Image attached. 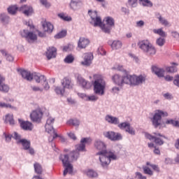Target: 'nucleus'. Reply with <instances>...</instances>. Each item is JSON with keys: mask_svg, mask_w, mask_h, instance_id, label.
<instances>
[{"mask_svg": "<svg viewBox=\"0 0 179 179\" xmlns=\"http://www.w3.org/2000/svg\"><path fill=\"white\" fill-rule=\"evenodd\" d=\"M105 20L106 24H103V26L101 27V30L102 31H103V33H106V34H110V33H111L113 27H114V18L111 17H107L105 18Z\"/></svg>", "mask_w": 179, "mask_h": 179, "instance_id": "12", "label": "nucleus"}, {"mask_svg": "<svg viewBox=\"0 0 179 179\" xmlns=\"http://www.w3.org/2000/svg\"><path fill=\"white\" fill-rule=\"evenodd\" d=\"M98 54L100 55H106V50H103V48H98Z\"/></svg>", "mask_w": 179, "mask_h": 179, "instance_id": "63", "label": "nucleus"}, {"mask_svg": "<svg viewBox=\"0 0 179 179\" xmlns=\"http://www.w3.org/2000/svg\"><path fill=\"white\" fill-rule=\"evenodd\" d=\"M5 136L6 141L10 142L12 140V138H13V136L10 134H6V133L3 134Z\"/></svg>", "mask_w": 179, "mask_h": 179, "instance_id": "60", "label": "nucleus"}, {"mask_svg": "<svg viewBox=\"0 0 179 179\" xmlns=\"http://www.w3.org/2000/svg\"><path fill=\"white\" fill-rule=\"evenodd\" d=\"M112 80L117 86H122L124 83L129 85V75L121 76L120 74H115L113 76Z\"/></svg>", "mask_w": 179, "mask_h": 179, "instance_id": "10", "label": "nucleus"}, {"mask_svg": "<svg viewBox=\"0 0 179 179\" xmlns=\"http://www.w3.org/2000/svg\"><path fill=\"white\" fill-rule=\"evenodd\" d=\"M97 156H99V162L102 167H107L111 162V160H117V155L114 152L110 151H106L105 152H97Z\"/></svg>", "mask_w": 179, "mask_h": 179, "instance_id": "3", "label": "nucleus"}, {"mask_svg": "<svg viewBox=\"0 0 179 179\" xmlns=\"http://www.w3.org/2000/svg\"><path fill=\"white\" fill-rule=\"evenodd\" d=\"M43 82V86L45 90H50V85H48V82H47V78H45V80H42Z\"/></svg>", "mask_w": 179, "mask_h": 179, "instance_id": "51", "label": "nucleus"}, {"mask_svg": "<svg viewBox=\"0 0 179 179\" xmlns=\"http://www.w3.org/2000/svg\"><path fill=\"white\" fill-rule=\"evenodd\" d=\"M69 125H73L74 127H79L80 122L78 119H71L67 122Z\"/></svg>", "mask_w": 179, "mask_h": 179, "instance_id": "38", "label": "nucleus"}, {"mask_svg": "<svg viewBox=\"0 0 179 179\" xmlns=\"http://www.w3.org/2000/svg\"><path fill=\"white\" fill-rule=\"evenodd\" d=\"M166 124L168 125H173V127H179L178 120H174L173 119H169L166 121Z\"/></svg>", "mask_w": 179, "mask_h": 179, "instance_id": "39", "label": "nucleus"}, {"mask_svg": "<svg viewBox=\"0 0 179 179\" xmlns=\"http://www.w3.org/2000/svg\"><path fill=\"white\" fill-rule=\"evenodd\" d=\"M103 136L108 139H110V141H113V142L121 141V139H122V135H121V134L115 133L114 131H104Z\"/></svg>", "mask_w": 179, "mask_h": 179, "instance_id": "14", "label": "nucleus"}, {"mask_svg": "<svg viewBox=\"0 0 179 179\" xmlns=\"http://www.w3.org/2000/svg\"><path fill=\"white\" fill-rule=\"evenodd\" d=\"M122 47V42L120 41H114L111 44L112 50H120Z\"/></svg>", "mask_w": 179, "mask_h": 179, "instance_id": "33", "label": "nucleus"}, {"mask_svg": "<svg viewBox=\"0 0 179 179\" xmlns=\"http://www.w3.org/2000/svg\"><path fill=\"white\" fill-rule=\"evenodd\" d=\"M42 27L43 31L47 33H52V30H54V25L47 21L42 22Z\"/></svg>", "mask_w": 179, "mask_h": 179, "instance_id": "24", "label": "nucleus"}, {"mask_svg": "<svg viewBox=\"0 0 179 179\" xmlns=\"http://www.w3.org/2000/svg\"><path fill=\"white\" fill-rule=\"evenodd\" d=\"M73 61H75V57L72 55H67L64 60L65 64H72Z\"/></svg>", "mask_w": 179, "mask_h": 179, "instance_id": "40", "label": "nucleus"}, {"mask_svg": "<svg viewBox=\"0 0 179 179\" xmlns=\"http://www.w3.org/2000/svg\"><path fill=\"white\" fill-rule=\"evenodd\" d=\"M30 87L32 92H43V88H40L39 87L31 85Z\"/></svg>", "mask_w": 179, "mask_h": 179, "instance_id": "54", "label": "nucleus"}, {"mask_svg": "<svg viewBox=\"0 0 179 179\" xmlns=\"http://www.w3.org/2000/svg\"><path fill=\"white\" fill-rule=\"evenodd\" d=\"M73 48V45H67L63 48V51L68 52L71 51V50Z\"/></svg>", "mask_w": 179, "mask_h": 179, "instance_id": "58", "label": "nucleus"}, {"mask_svg": "<svg viewBox=\"0 0 179 179\" xmlns=\"http://www.w3.org/2000/svg\"><path fill=\"white\" fill-rule=\"evenodd\" d=\"M86 143H92V138H83L80 140V144L76 146V150L69 154L72 162L78 160L80 156L79 152H85L86 150Z\"/></svg>", "mask_w": 179, "mask_h": 179, "instance_id": "1", "label": "nucleus"}, {"mask_svg": "<svg viewBox=\"0 0 179 179\" xmlns=\"http://www.w3.org/2000/svg\"><path fill=\"white\" fill-rule=\"evenodd\" d=\"M87 177H90V178H94L96 177H97V172L93 171V170H89L87 172Z\"/></svg>", "mask_w": 179, "mask_h": 179, "instance_id": "44", "label": "nucleus"}, {"mask_svg": "<svg viewBox=\"0 0 179 179\" xmlns=\"http://www.w3.org/2000/svg\"><path fill=\"white\" fill-rule=\"evenodd\" d=\"M5 122H9L10 125H15V120H13V115H6Z\"/></svg>", "mask_w": 179, "mask_h": 179, "instance_id": "37", "label": "nucleus"}, {"mask_svg": "<svg viewBox=\"0 0 179 179\" xmlns=\"http://www.w3.org/2000/svg\"><path fill=\"white\" fill-rule=\"evenodd\" d=\"M40 2L45 8H50V6H51V4H50L47 0H40Z\"/></svg>", "mask_w": 179, "mask_h": 179, "instance_id": "57", "label": "nucleus"}, {"mask_svg": "<svg viewBox=\"0 0 179 179\" xmlns=\"http://www.w3.org/2000/svg\"><path fill=\"white\" fill-rule=\"evenodd\" d=\"M153 33H155V34H159L161 37H166V32L162 29H153Z\"/></svg>", "mask_w": 179, "mask_h": 179, "instance_id": "41", "label": "nucleus"}, {"mask_svg": "<svg viewBox=\"0 0 179 179\" xmlns=\"http://www.w3.org/2000/svg\"><path fill=\"white\" fill-rule=\"evenodd\" d=\"M18 122L20 127L24 131H33V128H34V126H33V123L29 121H24L22 119H18Z\"/></svg>", "mask_w": 179, "mask_h": 179, "instance_id": "20", "label": "nucleus"}, {"mask_svg": "<svg viewBox=\"0 0 179 179\" xmlns=\"http://www.w3.org/2000/svg\"><path fill=\"white\" fill-rule=\"evenodd\" d=\"M21 36L22 37H24L28 43H34V41H36L37 40V35L33 32L29 31L27 29H24L22 31H21Z\"/></svg>", "mask_w": 179, "mask_h": 179, "instance_id": "13", "label": "nucleus"}, {"mask_svg": "<svg viewBox=\"0 0 179 179\" xmlns=\"http://www.w3.org/2000/svg\"><path fill=\"white\" fill-rule=\"evenodd\" d=\"M130 125L131 124H129V122H122L120 124H118V127L120 129H125L126 131L127 128H128Z\"/></svg>", "mask_w": 179, "mask_h": 179, "instance_id": "45", "label": "nucleus"}, {"mask_svg": "<svg viewBox=\"0 0 179 179\" xmlns=\"http://www.w3.org/2000/svg\"><path fill=\"white\" fill-rule=\"evenodd\" d=\"M125 132H127V134H129V135L132 136H134L136 134L135 129L131 127V124L129 125V127L126 129Z\"/></svg>", "mask_w": 179, "mask_h": 179, "instance_id": "46", "label": "nucleus"}, {"mask_svg": "<svg viewBox=\"0 0 179 179\" xmlns=\"http://www.w3.org/2000/svg\"><path fill=\"white\" fill-rule=\"evenodd\" d=\"M153 134L154 135H155V136H153L148 133L145 134V136L147 139H149V141H154L156 145H159V146H162V145L164 143V141L160 138H164V139H167V137H166V136L162 135L160 133H153Z\"/></svg>", "mask_w": 179, "mask_h": 179, "instance_id": "11", "label": "nucleus"}, {"mask_svg": "<svg viewBox=\"0 0 179 179\" xmlns=\"http://www.w3.org/2000/svg\"><path fill=\"white\" fill-rule=\"evenodd\" d=\"M66 36V30H62L55 36V38H64Z\"/></svg>", "mask_w": 179, "mask_h": 179, "instance_id": "42", "label": "nucleus"}, {"mask_svg": "<svg viewBox=\"0 0 179 179\" xmlns=\"http://www.w3.org/2000/svg\"><path fill=\"white\" fill-rule=\"evenodd\" d=\"M67 135L70 139H73V141H76V136L75 135V133L70 131L67 133Z\"/></svg>", "mask_w": 179, "mask_h": 179, "instance_id": "56", "label": "nucleus"}, {"mask_svg": "<svg viewBox=\"0 0 179 179\" xmlns=\"http://www.w3.org/2000/svg\"><path fill=\"white\" fill-rule=\"evenodd\" d=\"M57 57V48L54 47L49 48L46 52V57L48 59H52Z\"/></svg>", "mask_w": 179, "mask_h": 179, "instance_id": "26", "label": "nucleus"}, {"mask_svg": "<svg viewBox=\"0 0 179 179\" xmlns=\"http://www.w3.org/2000/svg\"><path fill=\"white\" fill-rule=\"evenodd\" d=\"M76 76L77 78V83H78V85H80V86H81V87H83V89H85V90H89V89L92 87V84L89 81L83 78L82 76L77 74Z\"/></svg>", "mask_w": 179, "mask_h": 179, "instance_id": "15", "label": "nucleus"}, {"mask_svg": "<svg viewBox=\"0 0 179 179\" xmlns=\"http://www.w3.org/2000/svg\"><path fill=\"white\" fill-rule=\"evenodd\" d=\"M143 169L145 174H148V176H152L153 174V171L148 166H143Z\"/></svg>", "mask_w": 179, "mask_h": 179, "instance_id": "50", "label": "nucleus"}, {"mask_svg": "<svg viewBox=\"0 0 179 179\" xmlns=\"http://www.w3.org/2000/svg\"><path fill=\"white\" fill-rule=\"evenodd\" d=\"M129 80L130 86H139L143 85L146 82V75L141 74L139 76L129 75Z\"/></svg>", "mask_w": 179, "mask_h": 179, "instance_id": "8", "label": "nucleus"}, {"mask_svg": "<svg viewBox=\"0 0 179 179\" xmlns=\"http://www.w3.org/2000/svg\"><path fill=\"white\" fill-rule=\"evenodd\" d=\"M80 3V1L79 0H71L70 2V8L73 10H76L79 7V4Z\"/></svg>", "mask_w": 179, "mask_h": 179, "instance_id": "32", "label": "nucleus"}, {"mask_svg": "<svg viewBox=\"0 0 179 179\" xmlns=\"http://www.w3.org/2000/svg\"><path fill=\"white\" fill-rule=\"evenodd\" d=\"M9 16L6 13H1L0 15V20L3 24H8L9 23Z\"/></svg>", "mask_w": 179, "mask_h": 179, "instance_id": "34", "label": "nucleus"}, {"mask_svg": "<svg viewBox=\"0 0 179 179\" xmlns=\"http://www.w3.org/2000/svg\"><path fill=\"white\" fill-rule=\"evenodd\" d=\"M152 72L158 76V78H164L165 71L163 69L158 68L156 66L152 67Z\"/></svg>", "mask_w": 179, "mask_h": 179, "instance_id": "27", "label": "nucleus"}, {"mask_svg": "<svg viewBox=\"0 0 179 179\" xmlns=\"http://www.w3.org/2000/svg\"><path fill=\"white\" fill-rule=\"evenodd\" d=\"M87 100L88 101H97V100H99V96L96 95L87 96Z\"/></svg>", "mask_w": 179, "mask_h": 179, "instance_id": "49", "label": "nucleus"}, {"mask_svg": "<svg viewBox=\"0 0 179 179\" xmlns=\"http://www.w3.org/2000/svg\"><path fill=\"white\" fill-rule=\"evenodd\" d=\"M17 10H19L17 6H10L8 8V12L10 15H16Z\"/></svg>", "mask_w": 179, "mask_h": 179, "instance_id": "36", "label": "nucleus"}, {"mask_svg": "<svg viewBox=\"0 0 179 179\" xmlns=\"http://www.w3.org/2000/svg\"><path fill=\"white\" fill-rule=\"evenodd\" d=\"M90 43V41L87 38H80L78 41V48H85V47H87Z\"/></svg>", "mask_w": 179, "mask_h": 179, "instance_id": "30", "label": "nucleus"}, {"mask_svg": "<svg viewBox=\"0 0 179 179\" xmlns=\"http://www.w3.org/2000/svg\"><path fill=\"white\" fill-rule=\"evenodd\" d=\"M88 15H90V17H91V19H92V17H96V16H97V11H92V10H88Z\"/></svg>", "mask_w": 179, "mask_h": 179, "instance_id": "59", "label": "nucleus"}, {"mask_svg": "<svg viewBox=\"0 0 179 179\" xmlns=\"http://www.w3.org/2000/svg\"><path fill=\"white\" fill-rule=\"evenodd\" d=\"M155 16L157 17V19H158L159 23H161V24H162V26H170V22H169V21L167 20H166V18L163 17L162 16V15L160 14V13H157L155 14Z\"/></svg>", "mask_w": 179, "mask_h": 179, "instance_id": "29", "label": "nucleus"}, {"mask_svg": "<svg viewBox=\"0 0 179 179\" xmlns=\"http://www.w3.org/2000/svg\"><path fill=\"white\" fill-rule=\"evenodd\" d=\"M30 117L31 121L34 122H40V121H41V118H43V112L40 109L34 110L30 114Z\"/></svg>", "mask_w": 179, "mask_h": 179, "instance_id": "19", "label": "nucleus"}, {"mask_svg": "<svg viewBox=\"0 0 179 179\" xmlns=\"http://www.w3.org/2000/svg\"><path fill=\"white\" fill-rule=\"evenodd\" d=\"M165 43H166V39H164L162 37L158 38L156 41V44H157V45H159V47H163V45H164Z\"/></svg>", "mask_w": 179, "mask_h": 179, "instance_id": "43", "label": "nucleus"}, {"mask_svg": "<svg viewBox=\"0 0 179 179\" xmlns=\"http://www.w3.org/2000/svg\"><path fill=\"white\" fill-rule=\"evenodd\" d=\"M62 85L64 89H72L73 87V84L69 78H64L62 80Z\"/></svg>", "mask_w": 179, "mask_h": 179, "instance_id": "25", "label": "nucleus"}, {"mask_svg": "<svg viewBox=\"0 0 179 179\" xmlns=\"http://www.w3.org/2000/svg\"><path fill=\"white\" fill-rule=\"evenodd\" d=\"M18 72H20V75L23 78V79H25V80H36V83H40L41 82H43V80H45V76L38 73H30V71L23 70V69H19Z\"/></svg>", "mask_w": 179, "mask_h": 179, "instance_id": "4", "label": "nucleus"}, {"mask_svg": "<svg viewBox=\"0 0 179 179\" xmlns=\"http://www.w3.org/2000/svg\"><path fill=\"white\" fill-rule=\"evenodd\" d=\"M94 148L96 150H99L98 153L108 152L106 149V143L101 140H96L94 142Z\"/></svg>", "mask_w": 179, "mask_h": 179, "instance_id": "22", "label": "nucleus"}, {"mask_svg": "<svg viewBox=\"0 0 179 179\" xmlns=\"http://www.w3.org/2000/svg\"><path fill=\"white\" fill-rule=\"evenodd\" d=\"M105 120L109 124H113L114 125H118V124H120V120H118V117H115L110 115H107L105 117Z\"/></svg>", "mask_w": 179, "mask_h": 179, "instance_id": "28", "label": "nucleus"}, {"mask_svg": "<svg viewBox=\"0 0 179 179\" xmlns=\"http://www.w3.org/2000/svg\"><path fill=\"white\" fill-rule=\"evenodd\" d=\"M58 16L65 22H71L72 20V17L66 16L64 13L58 14Z\"/></svg>", "mask_w": 179, "mask_h": 179, "instance_id": "48", "label": "nucleus"}, {"mask_svg": "<svg viewBox=\"0 0 179 179\" xmlns=\"http://www.w3.org/2000/svg\"><path fill=\"white\" fill-rule=\"evenodd\" d=\"M92 20L94 22V27H97V26H99V27H103V23L101 22V17L96 16V17H93L92 15Z\"/></svg>", "mask_w": 179, "mask_h": 179, "instance_id": "31", "label": "nucleus"}, {"mask_svg": "<svg viewBox=\"0 0 179 179\" xmlns=\"http://www.w3.org/2000/svg\"><path fill=\"white\" fill-rule=\"evenodd\" d=\"M93 59H94L93 53L88 52V53L84 54L83 61L81 62V65H83V66H90V65H92Z\"/></svg>", "mask_w": 179, "mask_h": 179, "instance_id": "18", "label": "nucleus"}, {"mask_svg": "<svg viewBox=\"0 0 179 179\" xmlns=\"http://www.w3.org/2000/svg\"><path fill=\"white\" fill-rule=\"evenodd\" d=\"M0 107H1L2 108H11L12 105H10L9 103L0 102Z\"/></svg>", "mask_w": 179, "mask_h": 179, "instance_id": "55", "label": "nucleus"}, {"mask_svg": "<svg viewBox=\"0 0 179 179\" xmlns=\"http://www.w3.org/2000/svg\"><path fill=\"white\" fill-rule=\"evenodd\" d=\"M55 92L60 96H64V93H65V89L61 88V87H56L55 89Z\"/></svg>", "mask_w": 179, "mask_h": 179, "instance_id": "47", "label": "nucleus"}, {"mask_svg": "<svg viewBox=\"0 0 179 179\" xmlns=\"http://www.w3.org/2000/svg\"><path fill=\"white\" fill-rule=\"evenodd\" d=\"M94 93H95V94H98L99 96H104L106 81L104 80V79H103V78H101V76L99 75H94Z\"/></svg>", "mask_w": 179, "mask_h": 179, "instance_id": "2", "label": "nucleus"}, {"mask_svg": "<svg viewBox=\"0 0 179 179\" xmlns=\"http://www.w3.org/2000/svg\"><path fill=\"white\" fill-rule=\"evenodd\" d=\"M173 37L174 38H176V40H179V34L177 31H172L171 32Z\"/></svg>", "mask_w": 179, "mask_h": 179, "instance_id": "64", "label": "nucleus"}, {"mask_svg": "<svg viewBox=\"0 0 179 179\" xmlns=\"http://www.w3.org/2000/svg\"><path fill=\"white\" fill-rule=\"evenodd\" d=\"M140 2H141L142 5L143 6H148L150 8H152L153 6V3H151L149 0H139ZM128 3L131 8H136V6L138 5V0H129Z\"/></svg>", "mask_w": 179, "mask_h": 179, "instance_id": "17", "label": "nucleus"}, {"mask_svg": "<svg viewBox=\"0 0 179 179\" xmlns=\"http://www.w3.org/2000/svg\"><path fill=\"white\" fill-rule=\"evenodd\" d=\"M164 97L166 99V100H171V99H173V95H171L170 93H166L164 94Z\"/></svg>", "mask_w": 179, "mask_h": 179, "instance_id": "61", "label": "nucleus"}, {"mask_svg": "<svg viewBox=\"0 0 179 179\" xmlns=\"http://www.w3.org/2000/svg\"><path fill=\"white\" fill-rule=\"evenodd\" d=\"M169 113L162 110H158L155 111L152 118H151L152 125L155 128H157L162 124V117H167Z\"/></svg>", "mask_w": 179, "mask_h": 179, "instance_id": "9", "label": "nucleus"}, {"mask_svg": "<svg viewBox=\"0 0 179 179\" xmlns=\"http://www.w3.org/2000/svg\"><path fill=\"white\" fill-rule=\"evenodd\" d=\"M17 143H21L24 150H29V155H34V149L30 148L31 143L30 141L27 139L22 138L17 142Z\"/></svg>", "mask_w": 179, "mask_h": 179, "instance_id": "16", "label": "nucleus"}, {"mask_svg": "<svg viewBox=\"0 0 179 179\" xmlns=\"http://www.w3.org/2000/svg\"><path fill=\"white\" fill-rule=\"evenodd\" d=\"M59 159L62 160L63 166L64 167V171L63 175L65 176L66 174H72L73 173V165L69 162V155H61L59 156Z\"/></svg>", "mask_w": 179, "mask_h": 179, "instance_id": "6", "label": "nucleus"}, {"mask_svg": "<svg viewBox=\"0 0 179 179\" xmlns=\"http://www.w3.org/2000/svg\"><path fill=\"white\" fill-rule=\"evenodd\" d=\"M167 72L170 73H173V72H177V67L176 66H169L166 68Z\"/></svg>", "mask_w": 179, "mask_h": 179, "instance_id": "52", "label": "nucleus"}, {"mask_svg": "<svg viewBox=\"0 0 179 179\" xmlns=\"http://www.w3.org/2000/svg\"><path fill=\"white\" fill-rule=\"evenodd\" d=\"M54 121L55 120L52 117H49L47 121L46 124L45 125V131L48 132V134H53L54 135L52 136L49 137V142H52L55 139V138H58L59 135H58L57 133H55V130L54 129V127H52V124H54Z\"/></svg>", "mask_w": 179, "mask_h": 179, "instance_id": "7", "label": "nucleus"}, {"mask_svg": "<svg viewBox=\"0 0 179 179\" xmlns=\"http://www.w3.org/2000/svg\"><path fill=\"white\" fill-rule=\"evenodd\" d=\"M19 12H22L24 13L25 16H31L32 13H34L33 7L31 6L23 5L18 8Z\"/></svg>", "mask_w": 179, "mask_h": 179, "instance_id": "21", "label": "nucleus"}, {"mask_svg": "<svg viewBox=\"0 0 179 179\" xmlns=\"http://www.w3.org/2000/svg\"><path fill=\"white\" fill-rule=\"evenodd\" d=\"M136 176L138 179H146V176H143L141 172H136Z\"/></svg>", "mask_w": 179, "mask_h": 179, "instance_id": "62", "label": "nucleus"}, {"mask_svg": "<svg viewBox=\"0 0 179 179\" xmlns=\"http://www.w3.org/2000/svg\"><path fill=\"white\" fill-rule=\"evenodd\" d=\"M3 82H5V78L0 75V92L2 93H8L10 89L9 85L5 84Z\"/></svg>", "mask_w": 179, "mask_h": 179, "instance_id": "23", "label": "nucleus"}, {"mask_svg": "<svg viewBox=\"0 0 179 179\" xmlns=\"http://www.w3.org/2000/svg\"><path fill=\"white\" fill-rule=\"evenodd\" d=\"M138 48H141V50L144 52V54H146V55L152 56L155 55L156 54V48L150 43V41L149 40H143L138 43Z\"/></svg>", "mask_w": 179, "mask_h": 179, "instance_id": "5", "label": "nucleus"}, {"mask_svg": "<svg viewBox=\"0 0 179 179\" xmlns=\"http://www.w3.org/2000/svg\"><path fill=\"white\" fill-rule=\"evenodd\" d=\"M13 138L15 139V141H18L17 142H19L20 141H22V136L17 134V132H14Z\"/></svg>", "mask_w": 179, "mask_h": 179, "instance_id": "53", "label": "nucleus"}, {"mask_svg": "<svg viewBox=\"0 0 179 179\" xmlns=\"http://www.w3.org/2000/svg\"><path fill=\"white\" fill-rule=\"evenodd\" d=\"M34 167L35 173H36V174H43V167L40 164L36 162L34 164Z\"/></svg>", "mask_w": 179, "mask_h": 179, "instance_id": "35", "label": "nucleus"}]
</instances>
